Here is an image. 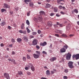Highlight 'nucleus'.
<instances>
[{
    "label": "nucleus",
    "mask_w": 79,
    "mask_h": 79,
    "mask_svg": "<svg viewBox=\"0 0 79 79\" xmlns=\"http://www.w3.org/2000/svg\"><path fill=\"white\" fill-rule=\"evenodd\" d=\"M73 62L71 61H69L68 63V65L69 66V67L71 69H72V68H73Z\"/></svg>",
    "instance_id": "nucleus-1"
},
{
    "label": "nucleus",
    "mask_w": 79,
    "mask_h": 79,
    "mask_svg": "<svg viewBox=\"0 0 79 79\" xmlns=\"http://www.w3.org/2000/svg\"><path fill=\"white\" fill-rule=\"evenodd\" d=\"M73 59L75 58L76 60H78L79 59V54H77L76 55H73Z\"/></svg>",
    "instance_id": "nucleus-2"
},
{
    "label": "nucleus",
    "mask_w": 79,
    "mask_h": 79,
    "mask_svg": "<svg viewBox=\"0 0 79 79\" xmlns=\"http://www.w3.org/2000/svg\"><path fill=\"white\" fill-rule=\"evenodd\" d=\"M71 55L69 53H68L67 54V56H66V59L67 60H69L70 59H71Z\"/></svg>",
    "instance_id": "nucleus-3"
},
{
    "label": "nucleus",
    "mask_w": 79,
    "mask_h": 79,
    "mask_svg": "<svg viewBox=\"0 0 79 79\" xmlns=\"http://www.w3.org/2000/svg\"><path fill=\"white\" fill-rule=\"evenodd\" d=\"M4 76H5V77L7 79H10V76H9V74L7 73H4Z\"/></svg>",
    "instance_id": "nucleus-4"
},
{
    "label": "nucleus",
    "mask_w": 79,
    "mask_h": 79,
    "mask_svg": "<svg viewBox=\"0 0 79 79\" xmlns=\"http://www.w3.org/2000/svg\"><path fill=\"white\" fill-rule=\"evenodd\" d=\"M38 43V41L36 39H34L32 41V44L33 45H36Z\"/></svg>",
    "instance_id": "nucleus-5"
},
{
    "label": "nucleus",
    "mask_w": 79,
    "mask_h": 79,
    "mask_svg": "<svg viewBox=\"0 0 79 79\" xmlns=\"http://www.w3.org/2000/svg\"><path fill=\"white\" fill-rule=\"evenodd\" d=\"M3 5L4 6H3V8H6H6H10V6H9L6 3H4L3 4Z\"/></svg>",
    "instance_id": "nucleus-6"
},
{
    "label": "nucleus",
    "mask_w": 79,
    "mask_h": 79,
    "mask_svg": "<svg viewBox=\"0 0 79 79\" xmlns=\"http://www.w3.org/2000/svg\"><path fill=\"white\" fill-rule=\"evenodd\" d=\"M33 56L35 58L37 59V58H39V55H37L35 53L33 54Z\"/></svg>",
    "instance_id": "nucleus-7"
},
{
    "label": "nucleus",
    "mask_w": 79,
    "mask_h": 79,
    "mask_svg": "<svg viewBox=\"0 0 79 79\" xmlns=\"http://www.w3.org/2000/svg\"><path fill=\"white\" fill-rule=\"evenodd\" d=\"M56 60V58L55 57H52L50 59V60L51 61L53 62L54 61H55V60Z\"/></svg>",
    "instance_id": "nucleus-8"
},
{
    "label": "nucleus",
    "mask_w": 79,
    "mask_h": 79,
    "mask_svg": "<svg viewBox=\"0 0 79 79\" xmlns=\"http://www.w3.org/2000/svg\"><path fill=\"white\" fill-rule=\"evenodd\" d=\"M66 52V49L64 48H61L60 50V52L61 53H64Z\"/></svg>",
    "instance_id": "nucleus-9"
},
{
    "label": "nucleus",
    "mask_w": 79,
    "mask_h": 79,
    "mask_svg": "<svg viewBox=\"0 0 79 79\" xmlns=\"http://www.w3.org/2000/svg\"><path fill=\"white\" fill-rule=\"evenodd\" d=\"M71 26V25L70 24H68L67 26V31H69L70 29V27Z\"/></svg>",
    "instance_id": "nucleus-10"
},
{
    "label": "nucleus",
    "mask_w": 79,
    "mask_h": 79,
    "mask_svg": "<svg viewBox=\"0 0 79 79\" xmlns=\"http://www.w3.org/2000/svg\"><path fill=\"white\" fill-rule=\"evenodd\" d=\"M46 75H47V76H49V75H50V71H49V70H47V71L46 72Z\"/></svg>",
    "instance_id": "nucleus-11"
},
{
    "label": "nucleus",
    "mask_w": 79,
    "mask_h": 79,
    "mask_svg": "<svg viewBox=\"0 0 79 79\" xmlns=\"http://www.w3.org/2000/svg\"><path fill=\"white\" fill-rule=\"evenodd\" d=\"M47 45V43L46 42H44L43 43H41L40 45L41 46H45Z\"/></svg>",
    "instance_id": "nucleus-12"
},
{
    "label": "nucleus",
    "mask_w": 79,
    "mask_h": 79,
    "mask_svg": "<svg viewBox=\"0 0 79 79\" xmlns=\"http://www.w3.org/2000/svg\"><path fill=\"white\" fill-rule=\"evenodd\" d=\"M31 1V0H24L25 3L27 4H28V3H27V2L29 3V2Z\"/></svg>",
    "instance_id": "nucleus-13"
},
{
    "label": "nucleus",
    "mask_w": 79,
    "mask_h": 79,
    "mask_svg": "<svg viewBox=\"0 0 79 79\" xmlns=\"http://www.w3.org/2000/svg\"><path fill=\"white\" fill-rule=\"evenodd\" d=\"M61 36L63 37H68V36L66 34L64 33L61 35Z\"/></svg>",
    "instance_id": "nucleus-14"
},
{
    "label": "nucleus",
    "mask_w": 79,
    "mask_h": 79,
    "mask_svg": "<svg viewBox=\"0 0 79 79\" xmlns=\"http://www.w3.org/2000/svg\"><path fill=\"white\" fill-rule=\"evenodd\" d=\"M17 40L18 42H21L22 41V39L20 38H17Z\"/></svg>",
    "instance_id": "nucleus-15"
},
{
    "label": "nucleus",
    "mask_w": 79,
    "mask_h": 79,
    "mask_svg": "<svg viewBox=\"0 0 79 79\" xmlns=\"http://www.w3.org/2000/svg\"><path fill=\"white\" fill-rule=\"evenodd\" d=\"M56 71L55 69H53V71H51V74H54V73H55Z\"/></svg>",
    "instance_id": "nucleus-16"
},
{
    "label": "nucleus",
    "mask_w": 79,
    "mask_h": 79,
    "mask_svg": "<svg viewBox=\"0 0 79 79\" xmlns=\"http://www.w3.org/2000/svg\"><path fill=\"white\" fill-rule=\"evenodd\" d=\"M24 23H23L21 25V29H24Z\"/></svg>",
    "instance_id": "nucleus-17"
},
{
    "label": "nucleus",
    "mask_w": 79,
    "mask_h": 79,
    "mask_svg": "<svg viewBox=\"0 0 79 79\" xmlns=\"http://www.w3.org/2000/svg\"><path fill=\"white\" fill-rule=\"evenodd\" d=\"M37 19L40 21H42V17H41L38 16V17Z\"/></svg>",
    "instance_id": "nucleus-18"
},
{
    "label": "nucleus",
    "mask_w": 79,
    "mask_h": 79,
    "mask_svg": "<svg viewBox=\"0 0 79 79\" xmlns=\"http://www.w3.org/2000/svg\"><path fill=\"white\" fill-rule=\"evenodd\" d=\"M51 5L49 4H46V8H50V7H51Z\"/></svg>",
    "instance_id": "nucleus-19"
},
{
    "label": "nucleus",
    "mask_w": 79,
    "mask_h": 79,
    "mask_svg": "<svg viewBox=\"0 0 79 79\" xmlns=\"http://www.w3.org/2000/svg\"><path fill=\"white\" fill-rule=\"evenodd\" d=\"M40 15H45V12L43 11H41L40 12Z\"/></svg>",
    "instance_id": "nucleus-20"
},
{
    "label": "nucleus",
    "mask_w": 79,
    "mask_h": 79,
    "mask_svg": "<svg viewBox=\"0 0 79 79\" xmlns=\"http://www.w3.org/2000/svg\"><path fill=\"white\" fill-rule=\"evenodd\" d=\"M48 26H52V23L51 22H48Z\"/></svg>",
    "instance_id": "nucleus-21"
},
{
    "label": "nucleus",
    "mask_w": 79,
    "mask_h": 79,
    "mask_svg": "<svg viewBox=\"0 0 79 79\" xmlns=\"http://www.w3.org/2000/svg\"><path fill=\"white\" fill-rule=\"evenodd\" d=\"M31 69L32 71H35V68L34 66H32L31 67Z\"/></svg>",
    "instance_id": "nucleus-22"
},
{
    "label": "nucleus",
    "mask_w": 79,
    "mask_h": 79,
    "mask_svg": "<svg viewBox=\"0 0 79 79\" xmlns=\"http://www.w3.org/2000/svg\"><path fill=\"white\" fill-rule=\"evenodd\" d=\"M18 75H20V76H22L23 75V72L22 71L19 72L18 73Z\"/></svg>",
    "instance_id": "nucleus-23"
},
{
    "label": "nucleus",
    "mask_w": 79,
    "mask_h": 79,
    "mask_svg": "<svg viewBox=\"0 0 79 79\" xmlns=\"http://www.w3.org/2000/svg\"><path fill=\"white\" fill-rule=\"evenodd\" d=\"M5 24H6V23H5V22H3L2 23H0V25L2 26H4V25H5Z\"/></svg>",
    "instance_id": "nucleus-24"
},
{
    "label": "nucleus",
    "mask_w": 79,
    "mask_h": 79,
    "mask_svg": "<svg viewBox=\"0 0 79 79\" xmlns=\"http://www.w3.org/2000/svg\"><path fill=\"white\" fill-rule=\"evenodd\" d=\"M30 6L31 7H32L33 6H34V4H33V3L32 2H30L29 3Z\"/></svg>",
    "instance_id": "nucleus-25"
},
{
    "label": "nucleus",
    "mask_w": 79,
    "mask_h": 79,
    "mask_svg": "<svg viewBox=\"0 0 79 79\" xmlns=\"http://www.w3.org/2000/svg\"><path fill=\"white\" fill-rule=\"evenodd\" d=\"M36 53L37 55H40V52L39 51H36Z\"/></svg>",
    "instance_id": "nucleus-26"
},
{
    "label": "nucleus",
    "mask_w": 79,
    "mask_h": 79,
    "mask_svg": "<svg viewBox=\"0 0 79 79\" xmlns=\"http://www.w3.org/2000/svg\"><path fill=\"white\" fill-rule=\"evenodd\" d=\"M11 62H12V63H13L14 64H16V63L15 62V60L14 59H12L11 60Z\"/></svg>",
    "instance_id": "nucleus-27"
},
{
    "label": "nucleus",
    "mask_w": 79,
    "mask_h": 79,
    "mask_svg": "<svg viewBox=\"0 0 79 79\" xmlns=\"http://www.w3.org/2000/svg\"><path fill=\"white\" fill-rule=\"evenodd\" d=\"M26 23L27 25H29L30 24V23H29V21L28 20H27L26 21Z\"/></svg>",
    "instance_id": "nucleus-28"
},
{
    "label": "nucleus",
    "mask_w": 79,
    "mask_h": 79,
    "mask_svg": "<svg viewBox=\"0 0 79 79\" xmlns=\"http://www.w3.org/2000/svg\"><path fill=\"white\" fill-rule=\"evenodd\" d=\"M27 31V33H30L31 31L29 30V29L28 28V27H27L26 28Z\"/></svg>",
    "instance_id": "nucleus-29"
},
{
    "label": "nucleus",
    "mask_w": 79,
    "mask_h": 79,
    "mask_svg": "<svg viewBox=\"0 0 79 79\" xmlns=\"http://www.w3.org/2000/svg\"><path fill=\"white\" fill-rule=\"evenodd\" d=\"M6 11V10L5 9H2L1 10V11L2 13H3V12H4V11Z\"/></svg>",
    "instance_id": "nucleus-30"
},
{
    "label": "nucleus",
    "mask_w": 79,
    "mask_h": 79,
    "mask_svg": "<svg viewBox=\"0 0 79 79\" xmlns=\"http://www.w3.org/2000/svg\"><path fill=\"white\" fill-rule=\"evenodd\" d=\"M74 12H75V13H78V11L76 9H75V10H74Z\"/></svg>",
    "instance_id": "nucleus-31"
},
{
    "label": "nucleus",
    "mask_w": 79,
    "mask_h": 79,
    "mask_svg": "<svg viewBox=\"0 0 79 79\" xmlns=\"http://www.w3.org/2000/svg\"><path fill=\"white\" fill-rule=\"evenodd\" d=\"M33 65H32V64H29L28 65V67H32V66H33Z\"/></svg>",
    "instance_id": "nucleus-32"
},
{
    "label": "nucleus",
    "mask_w": 79,
    "mask_h": 79,
    "mask_svg": "<svg viewBox=\"0 0 79 79\" xmlns=\"http://www.w3.org/2000/svg\"><path fill=\"white\" fill-rule=\"evenodd\" d=\"M23 61H25L26 60V57H23Z\"/></svg>",
    "instance_id": "nucleus-33"
},
{
    "label": "nucleus",
    "mask_w": 79,
    "mask_h": 79,
    "mask_svg": "<svg viewBox=\"0 0 79 79\" xmlns=\"http://www.w3.org/2000/svg\"><path fill=\"white\" fill-rule=\"evenodd\" d=\"M68 46L67 45L64 46V48H65V49H67V48H68Z\"/></svg>",
    "instance_id": "nucleus-34"
},
{
    "label": "nucleus",
    "mask_w": 79,
    "mask_h": 79,
    "mask_svg": "<svg viewBox=\"0 0 79 79\" xmlns=\"http://www.w3.org/2000/svg\"><path fill=\"white\" fill-rule=\"evenodd\" d=\"M42 53L43 54H44L45 55H47V52H45V51H43L42 52Z\"/></svg>",
    "instance_id": "nucleus-35"
},
{
    "label": "nucleus",
    "mask_w": 79,
    "mask_h": 79,
    "mask_svg": "<svg viewBox=\"0 0 79 79\" xmlns=\"http://www.w3.org/2000/svg\"><path fill=\"white\" fill-rule=\"evenodd\" d=\"M27 59H30L31 58V57H30V56L28 54L27 55Z\"/></svg>",
    "instance_id": "nucleus-36"
},
{
    "label": "nucleus",
    "mask_w": 79,
    "mask_h": 79,
    "mask_svg": "<svg viewBox=\"0 0 79 79\" xmlns=\"http://www.w3.org/2000/svg\"><path fill=\"white\" fill-rule=\"evenodd\" d=\"M57 32H58L60 33V34H62V33H63V32L62 31L60 30H58L57 31Z\"/></svg>",
    "instance_id": "nucleus-37"
},
{
    "label": "nucleus",
    "mask_w": 79,
    "mask_h": 79,
    "mask_svg": "<svg viewBox=\"0 0 79 79\" xmlns=\"http://www.w3.org/2000/svg\"><path fill=\"white\" fill-rule=\"evenodd\" d=\"M54 11L55 12H57L58 11V9L57 8H55L54 9Z\"/></svg>",
    "instance_id": "nucleus-38"
},
{
    "label": "nucleus",
    "mask_w": 79,
    "mask_h": 79,
    "mask_svg": "<svg viewBox=\"0 0 79 79\" xmlns=\"http://www.w3.org/2000/svg\"><path fill=\"white\" fill-rule=\"evenodd\" d=\"M36 48L37 49H39L40 48V46H38V45H36Z\"/></svg>",
    "instance_id": "nucleus-39"
},
{
    "label": "nucleus",
    "mask_w": 79,
    "mask_h": 79,
    "mask_svg": "<svg viewBox=\"0 0 79 79\" xmlns=\"http://www.w3.org/2000/svg\"><path fill=\"white\" fill-rule=\"evenodd\" d=\"M27 32V31H23V34H26V33Z\"/></svg>",
    "instance_id": "nucleus-40"
},
{
    "label": "nucleus",
    "mask_w": 79,
    "mask_h": 79,
    "mask_svg": "<svg viewBox=\"0 0 79 79\" xmlns=\"http://www.w3.org/2000/svg\"><path fill=\"white\" fill-rule=\"evenodd\" d=\"M64 79H68V77L66 76H64L63 77Z\"/></svg>",
    "instance_id": "nucleus-41"
},
{
    "label": "nucleus",
    "mask_w": 79,
    "mask_h": 79,
    "mask_svg": "<svg viewBox=\"0 0 79 79\" xmlns=\"http://www.w3.org/2000/svg\"><path fill=\"white\" fill-rule=\"evenodd\" d=\"M38 33L39 34H40V33H41V31L40 30H38Z\"/></svg>",
    "instance_id": "nucleus-42"
},
{
    "label": "nucleus",
    "mask_w": 79,
    "mask_h": 79,
    "mask_svg": "<svg viewBox=\"0 0 79 79\" xmlns=\"http://www.w3.org/2000/svg\"><path fill=\"white\" fill-rule=\"evenodd\" d=\"M23 39H24L23 40H27V38L26 37H25L23 38Z\"/></svg>",
    "instance_id": "nucleus-43"
},
{
    "label": "nucleus",
    "mask_w": 79,
    "mask_h": 79,
    "mask_svg": "<svg viewBox=\"0 0 79 79\" xmlns=\"http://www.w3.org/2000/svg\"><path fill=\"white\" fill-rule=\"evenodd\" d=\"M32 35H36L37 34V33L36 32H33L32 33Z\"/></svg>",
    "instance_id": "nucleus-44"
},
{
    "label": "nucleus",
    "mask_w": 79,
    "mask_h": 79,
    "mask_svg": "<svg viewBox=\"0 0 79 79\" xmlns=\"http://www.w3.org/2000/svg\"><path fill=\"white\" fill-rule=\"evenodd\" d=\"M60 13H61V14H62V15H65V13H64V12H63V11H61L60 12Z\"/></svg>",
    "instance_id": "nucleus-45"
},
{
    "label": "nucleus",
    "mask_w": 79,
    "mask_h": 79,
    "mask_svg": "<svg viewBox=\"0 0 79 79\" xmlns=\"http://www.w3.org/2000/svg\"><path fill=\"white\" fill-rule=\"evenodd\" d=\"M64 72L65 73H68V69H65L64 71Z\"/></svg>",
    "instance_id": "nucleus-46"
},
{
    "label": "nucleus",
    "mask_w": 79,
    "mask_h": 79,
    "mask_svg": "<svg viewBox=\"0 0 79 79\" xmlns=\"http://www.w3.org/2000/svg\"><path fill=\"white\" fill-rule=\"evenodd\" d=\"M0 45H1V47H4V44L3 43L1 44H0Z\"/></svg>",
    "instance_id": "nucleus-47"
},
{
    "label": "nucleus",
    "mask_w": 79,
    "mask_h": 79,
    "mask_svg": "<svg viewBox=\"0 0 79 79\" xmlns=\"http://www.w3.org/2000/svg\"><path fill=\"white\" fill-rule=\"evenodd\" d=\"M19 32L20 33H21L22 34L23 33V31L22 30H20L19 31Z\"/></svg>",
    "instance_id": "nucleus-48"
},
{
    "label": "nucleus",
    "mask_w": 79,
    "mask_h": 79,
    "mask_svg": "<svg viewBox=\"0 0 79 79\" xmlns=\"http://www.w3.org/2000/svg\"><path fill=\"white\" fill-rule=\"evenodd\" d=\"M27 16H29L30 15V12H28L27 13Z\"/></svg>",
    "instance_id": "nucleus-49"
},
{
    "label": "nucleus",
    "mask_w": 79,
    "mask_h": 79,
    "mask_svg": "<svg viewBox=\"0 0 79 79\" xmlns=\"http://www.w3.org/2000/svg\"><path fill=\"white\" fill-rule=\"evenodd\" d=\"M49 47L50 48H52V44H51Z\"/></svg>",
    "instance_id": "nucleus-50"
},
{
    "label": "nucleus",
    "mask_w": 79,
    "mask_h": 79,
    "mask_svg": "<svg viewBox=\"0 0 79 79\" xmlns=\"http://www.w3.org/2000/svg\"><path fill=\"white\" fill-rule=\"evenodd\" d=\"M54 15V13H51L50 14V16H53Z\"/></svg>",
    "instance_id": "nucleus-51"
},
{
    "label": "nucleus",
    "mask_w": 79,
    "mask_h": 79,
    "mask_svg": "<svg viewBox=\"0 0 79 79\" xmlns=\"http://www.w3.org/2000/svg\"><path fill=\"white\" fill-rule=\"evenodd\" d=\"M15 40L13 39H12V40H11V41L12 42H15Z\"/></svg>",
    "instance_id": "nucleus-52"
},
{
    "label": "nucleus",
    "mask_w": 79,
    "mask_h": 79,
    "mask_svg": "<svg viewBox=\"0 0 79 79\" xmlns=\"http://www.w3.org/2000/svg\"><path fill=\"white\" fill-rule=\"evenodd\" d=\"M13 26L14 27H16V24L15 23L14 24Z\"/></svg>",
    "instance_id": "nucleus-53"
},
{
    "label": "nucleus",
    "mask_w": 79,
    "mask_h": 79,
    "mask_svg": "<svg viewBox=\"0 0 79 79\" xmlns=\"http://www.w3.org/2000/svg\"><path fill=\"white\" fill-rule=\"evenodd\" d=\"M55 36L58 37H59V35H58V34H55Z\"/></svg>",
    "instance_id": "nucleus-54"
},
{
    "label": "nucleus",
    "mask_w": 79,
    "mask_h": 79,
    "mask_svg": "<svg viewBox=\"0 0 79 79\" xmlns=\"http://www.w3.org/2000/svg\"><path fill=\"white\" fill-rule=\"evenodd\" d=\"M8 29H9V30H11V27H10V26H9L8 27Z\"/></svg>",
    "instance_id": "nucleus-55"
},
{
    "label": "nucleus",
    "mask_w": 79,
    "mask_h": 79,
    "mask_svg": "<svg viewBox=\"0 0 79 79\" xmlns=\"http://www.w3.org/2000/svg\"><path fill=\"white\" fill-rule=\"evenodd\" d=\"M56 24L54 25V27H55V28H57L58 27V26Z\"/></svg>",
    "instance_id": "nucleus-56"
},
{
    "label": "nucleus",
    "mask_w": 79,
    "mask_h": 79,
    "mask_svg": "<svg viewBox=\"0 0 79 79\" xmlns=\"http://www.w3.org/2000/svg\"><path fill=\"white\" fill-rule=\"evenodd\" d=\"M59 8L60 9H62V6H59Z\"/></svg>",
    "instance_id": "nucleus-57"
},
{
    "label": "nucleus",
    "mask_w": 79,
    "mask_h": 79,
    "mask_svg": "<svg viewBox=\"0 0 79 79\" xmlns=\"http://www.w3.org/2000/svg\"><path fill=\"white\" fill-rule=\"evenodd\" d=\"M25 69L26 70H28L29 69V68L26 67L25 68Z\"/></svg>",
    "instance_id": "nucleus-58"
},
{
    "label": "nucleus",
    "mask_w": 79,
    "mask_h": 79,
    "mask_svg": "<svg viewBox=\"0 0 79 79\" xmlns=\"http://www.w3.org/2000/svg\"><path fill=\"white\" fill-rule=\"evenodd\" d=\"M18 7H16L15 8V10H16V11H18Z\"/></svg>",
    "instance_id": "nucleus-59"
},
{
    "label": "nucleus",
    "mask_w": 79,
    "mask_h": 79,
    "mask_svg": "<svg viewBox=\"0 0 79 79\" xmlns=\"http://www.w3.org/2000/svg\"><path fill=\"white\" fill-rule=\"evenodd\" d=\"M12 54V55H15V52L14 51H13Z\"/></svg>",
    "instance_id": "nucleus-60"
},
{
    "label": "nucleus",
    "mask_w": 79,
    "mask_h": 79,
    "mask_svg": "<svg viewBox=\"0 0 79 79\" xmlns=\"http://www.w3.org/2000/svg\"><path fill=\"white\" fill-rule=\"evenodd\" d=\"M60 2H61V1H60V0H57V2L58 3H60Z\"/></svg>",
    "instance_id": "nucleus-61"
},
{
    "label": "nucleus",
    "mask_w": 79,
    "mask_h": 79,
    "mask_svg": "<svg viewBox=\"0 0 79 79\" xmlns=\"http://www.w3.org/2000/svg\"><path fill=\"white\" fill-rule=\"evenodd\" d=\"M31 73L30 72H28V73H27V74L28 75H31Z\"/></svg>",
    "instance_id": "nucleus-62"
},
{
    "label": "nucleus",
    "mask_w": 79,
    "mask_h": 79,
    "mask_svg": "<svg viewBox=\"0 0 79 79\" xmlns=\"http://www.w3.org/2000/svg\"><path fill=\"white\" fill-rule=\"evenodd\" d=\"M73 35H74L71 34L69 35V37H73Z\"/></svg>",
    "instance_id": "nucleus-63"
},
{
    "label": "nucleus",
    "mask_w": 79,
    "mask_h": 79,
    "mask_svg": "<svg viewBox=\"0 0 79 79\" xmlns=\"http://www.w3.org/2000/svg\"><path fill=\"white\" fill-rule=\"evenodd\" d=\"M41 79H47V78L44 77H42Z\"/></svg>",
    "instance_id": "nucleus-64"
}]
</instances>
